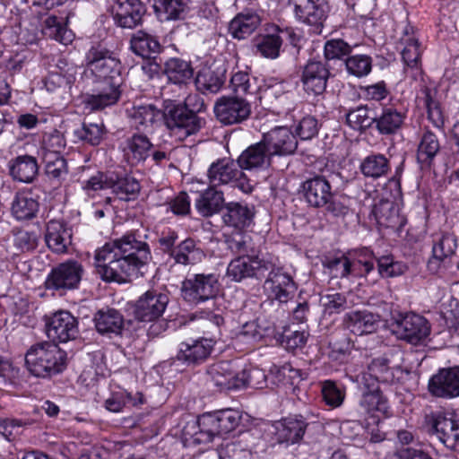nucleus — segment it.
<instances>
[{
	"mask_svg": "<svg viewBox=\"0 0 459 459\" xmlns=\"http://www.w3.org/2000/svg\"><path fill=\"white\" fill-rule=\"evenodd\" d=\"M152 259L149 245L136 231L106 243L95 251L96 272L105 281H125Z\"/></svg>",
	"mask_w": 459,
	"mask_h": 459,
	"instance_id": "nucleus-1",
	"label": "nucleus"
},
{
	"mask_svg": "<svg viewBox=\"0 0 459 459\" xmlns=\"http://www.w3.org/2000/svg\"><path fill=\"white\" fill-rule=\"evenodd\" d=\"M264 288L268 293L269 299L262 303V308L268 314L272 324L285 316L284 304L292 299L297 286L292 277L277 265V259L273 256L272 270L266 273Z\"/></svg>",
	"mask_w": 459,
	"mask_h": 459,
	"instance_id": "nucleus-2",
	"label": "nucleus"
},
{
	"mask_svg": "<svg viewBox=\"0 0 459 459\" xmlns=\"http://www.w3.org/2000/svg\"><path fill=\"white\" fill-rule=\"evenodd\" d=\"M204 108V100L197 96H188L184 105L167 101L162 113L164 123L171 134H178L180 139H184L197 133L204 126V120L196 114Z\"/></svg>",
	"mask_w": 459,
	"mask_h": 459,
	"instance_id": "nucleus-3",
	"label": "nucleus"
},
{
	"mask_svg": "<svg viewBox=\"0 0 459 459\" xmlns=\"http://www.w3.org/2000/svg\"><path fill=\"white\" fill-rule=\"evenodd\" d=\"M66 353L56 343L37 342L25 354L28 371L37 377H50L62 372L66 366Z\"/></svg>",
	"mask_w": 459,
	"mask_h": 459,
	"instance_id": "nucleus-4",
	"label": "nucleus"
},
{
	"mask_svg": "<svg viewBox=\"0 0 459 459\" xmlns=\"http://www.w3.org/2000/svg\"><path fill=\"white\" fill-rule=\"evenodd\" d=\"M83 189L88 195L100 190L111 189L118 199L131 201L138 196L141 186L138 180L131 176H119L115 172H97L84 182Z\"/></svg>",
	"mask_w": 459,
	"mask_h": 459,
	"instance_id": "nucleus-5",
	"label": "nucleus"
},
{
	"mask_svg": "<svg viewBox=\"0 0 459 459\" xmlns=\"http://www.w3.org/2000/svg\"><path fill=\"white\" fill-rule=\"evenodd\" d=\"M178 235L174 230L162 232L158 242L160 250L174 260L175 264L182 265H195L205 258V253L197 242L187 238L178 244Z\"/></svg>",
	"mask_w": 459,
	"mask_h": 459,
	"instance_id": "nucleus-6",
	"label": "nucleus"
},
{
	"mask_svg": "<svg viewBox=\"0 0 459 459\" xmlns=\"http://www.w3.org/2000/svg\"><path fill=\"white\" fill-rule=\"evenodd\" d=\"M207 178L209 186L215 188L230 185L245 194L253 190V186L238 167L237 160L231 159H219L212 162L207 170Z\"/></svg>",
	"mask_w": 459,
	"mask_h": 459,
	"instance_id": "nucleus-7",
	"label": "nucleus"
},
{
	"mask_svg": "<svg viewBox=\"0 0 459 459\" xmlns=\"http://www.w3.org/2000/svg\"><path fill=\"white\" fill-rule=\"evenodd\" d=\"M219 275L216 273H194L188 275L181 285V297L190 305H198L214 299L220 291Z\"/></svg>",
	"mask_w": 459,
	"mask_h": 459,
	"instance_id": "nucleus-8",
	"label": "nucleus"
},
{
	"mask_svg": "<svg viewBox=\"0 0 459 459\" xmlns=\"http://www.w3.org/2000/svg\"><path fill=\"white\" fill-rule=\"evenodd\" d=\"M87 67L100 79V83L120 85V61L100 46L91 47L85 56Z\"/></svg>",
	"mask_w": 459,
	"mask_h": 459,
	"instance_id": "nucleus-9",
	"label": "nucleus"
},
{
	"mask_svg": "<svg viewBox=\"0 0 459 459\" xmlns=\"http://www.w3.org/2000/svg\"><path fill=\"white\" fill-rule=\"evenodd\" d=\"M339 172L328 169L305 180L301 185L303 197L307 204L314 208H323L333 197V185L340 180Z\"/></svg>",
	"mask_w": 459,
	"mask_h": 459,
	"instance_id": "nucleus-10",
	"label": "nucleus"
},
{
	"mask_svg": "<svg viewBox=\"0 0 459 459\" xmlns=\"http://www.w3.org/2000/svg\"><path fill=\"white\" fill-rule=\"evenodd\" d=\"M272 255L259 256L257 255H251L238 256L228 264L227 276L237 282L249 278L262 280L266 276L267 271L269 269L272 270Z\"/></svg>",
	"mask_w": 459,
	"mask_h": 459,
	"instance_id": "nucleus-11",
	"label": "nucleus"
},
{
	"mask_svg": "<svg viewBox=\"0 0 459 459\" xmlns=\"http://www.w3.org/2000/svg\"><path fill=\"white\" fill-rule=\"evenodd\" d=\"M403 353L394 349L383 356L373 359L368 366V371L377 376L381 382L394 383L401 381L409 371L403 366Z\"/></svg>",
	"mask_w": 459,
	"mask_h": 459,
	"instance_id": "nucleus-12",
	"label": "nucleus"
},
{
	"mask_svg": "<svg viewBox=\"0 0 459 459\" xmlns=\"http://www.w3.org/2000/svg\"><path fill=\"white\" fill-rule=\"evenodd\" d=\"M84 273L83 266L76 260H67L53 268L46 280L48 290L64 293L78 288Z\"/></svg>",
	"mask_w": 459,
	"mask_h": 459,
	"instance_id": "nucleus-13",
	"label": "nucleus"
},
{
	"mask_svg": "<svg viewBox=\"0 0 459 459\" xmlns=\"http://www.w3.org/2000/svg\"><path fill=\"white\" fill-rule=\"evenodd\" d=\"M297 21L314 28L320 32L330 12L327 0H289Z\"/></svg>",
	"mask_w": 459,
	"mask_h": 459,
	"instance_id": "nucleus-14",
	"label": "nucleus"
},
{
	"mask_svg": "<svg viewBox=\"0 0 459 459\" xmlns=\"http://www.w3.org/2000/svg\"><path fill=\"white\" fill-rule=\"evenodd\" d=\"M214 113L224 125L240 124L250 117L251 104L242 96H222L214 104Z\"/></svg>",
	"mask_w": 459,
	"mask_h": 459,
	"instance_id": "nucleus-15",
	"label": "nucleus"
},
{
	"mask_svg": "<svg viewBox=\"0 0 459 459\" xmlns=\"http://www.w3.org/2000/svg\"><path fill=\"white\" fill-rule=\"evenodd\" d=\"M393 331L398 339L416 345L429 335L430 325L422 316L408 313L395 321Z\"/></svg>",
	"mask_w": 459,
	"mask_h": 459,
	"instance_id": "nucleus-16",
	"label": "nucleus"
},
{
	"mask_svg": "<svg viewBox=\"0 0 459 459\" xmlns=\"http://www.w3.org/2000/svg\"><path fill=\"white\" fill-rule=\"evenodd\" d=\"M46 333L50 342H67L75 339L78 331L77 319L68 311H58L46 319Z\"/></svg>",
	"mask_w": 459,
	"mask_h": 459,
	"instance_id": "nucleus-17",
	"label": "nucleus"
},
{
	"mask_svg": "<svg viewBox=\"0 0 459 459\" xmlns=\"http://www.w3.org/2000/svg\"><path fill=\"white\" fill-rule=\"evenodd\" d=\"M169 297L157 290H148L135 302L134 307V318L140 322H152L162 316Z\"/></svg>",
	"mask_w": 459,
	"mask_h": 459,
	"instance_id": "nucleus-18",
	"label": "nucleus"
},
{
	"mask_svg": "<svg viewBox=\"0 0 459 459\" xmlns=\"http://www.w3.org/2000/svg\"><path fill=\"white\" fill-rule=\"evenodd\" d=\"M214 343L212 339L204 337L182 342L176 359L187 366L203 363L210 356Z\"/></svg>",
	"mask_w": 459,
	"mask_h": 459,
	"instance_id": "nucleus-19",
	"label": "nucleus"
},
{
	"mask_svg": "<svg viewBox=\"0 0 459 459\" xmlns=\"http://www.w3.org/2000/svg\"><path fill=\"white\" fill-rule=\"evenodd\" d=\"M431 429L449 449L459 451V420L444 413L432 414Z\"/></svg>",
	"mask_w": 459,
	"mask_h": 459,
	"instance_id": "nucleus-20",
	"label": "nucleus"
},
{
	"mask_svg": "<svg viewBox=\"0 0 459 459\" xmlns=\"http://www.w3.org/2000/svg\"><path fill=\"white\" fill-rule=\"evenodd\" d=\"M114 12V20L119 27L134 29L142 24L146 7L141 0H117Z\"/></svg>",
	"mask_w": 459,
	"mask_h": 459,
	"instance_id": "nucleus-21",
	"label": "nucleus"
},
{
	"mask_svg": "<svg viewBox=\"0 0 459 459\" xmlns=\"http://www.w3.org/2000/svg\"><path fill=\"white\" fill-rule=\"evenodd\" d=\"M429 392L437 397L459 396V368H443L429 383Z\"/></svg>",
	"mask_w": 459,
	"mask_h": 459,
	"instance_id": "nucleus-22",
	"label": "nucleus"
},
{
	"mask_svg": "<svg viewBox=\"0 0 459 459\" xmlns=\"http://www.w3.org/2000/svg\"><path fill=\"white\" fill-rule=\"evenodd\" d=\"M330 72L321 61H308L301 74L303 89L307 94L320 95L326 88Z\"/></svg>",
	"mask_w": 459,
	"mask_h": 459,
	"instance_id": "nucleus-23",
	"label": "nucleus"
},
{
	"mask_svg": "<svg viewBox=\"0 0 459 459\" xmlns=\"http://www.w3.org/2000/svg\"><path fill=\"white\" fill-rule=\"evenodd\" d=\"M131 126L142 134L153 133L161 117L160 110L152 104L134 105L127 109Z\"/></svg>",
	"mask_w": 459,
	"mask_h": 459,
	"instance_id": "nucleus-24",
	"label": "nucleus"
},
{
	"mask_svg": "<svg viewBox=\"0 0 459 459\" xmlns=\"http://www.w3.org/2000/svg\"><path fill=\"white\" fill-rule=\"evenodd\" d=\"M207 381L221 390L237 389L245 385L230 361H220L212 364L207 370Z\"/></svg>",
	"mask_w": 459,
	"mask_h": 459,
	"instance_id": "nucleus-25",
	"label": "nucleus"
},
{
	"mask_svg": "<svg viewBox=\"0 0 459 459\" xmlns=\"http://www.w3.org/2000/svg\"><path fill=\"white\" fill-rule=\"evenodd\" d=\"M271 154L290 155L297 149L298 142L292 132L285 126L275 127L268 132L263 137Z\"/></svg>",
	"mask_w": 459,
	"mask_h": 459,
	"instance_id": "nucleus-26",
	"label": "nucleus"
},
{
	"mask_svg": "<svg viewBox=\"0 0 459 459\" xmlns=\"http://www.w3.org/2000/svg\"><path fill=\"white\" fill-rule=\"evenodd\" d=\"M272 158L273 155L262 139L243 151L237 162L241 170H263L270 167Z\"/></svg>",
	"mask_w": 459,
	"mask_h": 459,
	"instance_id": "nucleus-27",
	"label": "nucleus"
},
{
	"mask_svg": "<svg viewBox=\"0 0 459 459\" xmlns=\"http://www.w3.org/2000/svg\"><path fill=\"white\" fill-rule=\"evenodd\" d=\"M152 147L147 134L134 133L125 142L124 157L129 165L137 166L151 155Z\"/></svg>",
	"mask_w": 459,
	"mask_h": 459,
	"instance_id": "nucleus-28",
	"label": "nucleus"
},
{
	"mask_svg": "<svg viewBox=\"0 0 459 459\" xmlns=\"http://www.w3.org/2000/svg\"><path fill=\"white\" fill-rule=\"evenodd\" d=\"M10 177L17 182L32 183L39 174L36 157L23 154L11 159L7 164Z\"/></svg>",
	"mask_w": 459,
	"mask_h": 459,
	"instance_id": "nucleus-29",
	"label": "nucleus"
},
{
	"mask_svg": "<svg viewBox=\"0 0 459 459\" xmlns=\"http://www.w3.org/2000/svg\"><path fill=\"white\" fill-rule=\"evenodd\" d=\"M119 86L116 82H111V84L99 82L94 89V92L84 97L85 108L90 111H97L114 105L120 96Z\"/></svg>",
	"mask_w": 459,
	"mask_h": 459,
	"instance_id": "nucleus-30",
	"label": "nucleus"
},
{
	"mask_svg": "<svg viewBox=\"0 0 459 459\" xmlns=\"http://www.w3.org/2000/svg\"><path fill=\"white\" fill-rule=\"evenodd\" d=\"M45 241L54 253L64 254L72 243L71 229L63 221H49L46 228Z\"/></svg>",
	"mask_w": 459,
	"mask_h": 459,
	"instance_id": "nucleus-31",
	"label": "nucleus"
},
{
	"mask_svg": "<svg viewBox=\"0 0 459 459\" xmlns=\"http://www.w3.org/2000/svg\"><path fill=\"white\" fill-rule=\"evenodd\" d=\"M241 414L233 409H225L213 413L203 415L204 427L212 428L217 435L227 434L234 430L239 424Z\"/></svg>",
	"mask_w": 459,
	"mask_h": 459,
	"instance_id": "nucleus-32",
	"label": "nucleus"
},
{
	"mask_svg": "<svg viewBox=\"0 0 459 459\" xmlns=\"http://www.w3.org/2000/svg\"><path fill=\"white\" fill-rule=\"evenodd\" d=\"M379 323L378 316L363 311H351L344 316L345 327L355 335L369 334L377 331Z\"/></svg>",
	"mask_w": 459,
	"mask_h": 459,
	"instance_id": "nucleus-33",
	"label": "nucleus"
},
{
	"mask_svg": "<svg viewBox=\"0 0 459 459\" xmlns=\"http://www.w3.org/2000/svg\"><path fill=\"white\" fill-rule=\"evenodd\" d=\"M274 429L280 443L294 444L303 437L307 423L302 417H289L277 421Z\"/></svg>",
	"mask_w": 459,
	"mask_h": 459,
	"instance_id": "nucleus-34",
	"label": "nucleus"
},
{
	"mask_svg": "<svg viewBox=\"0 0 459 459\" xmlns=\"http://www.w3.org/2000/svg\"><path fill=\"white\" fill-rule=\"evenodd\" d=\"M253 217L254 212L247 204L230 202L224 205L222 221L229 227L242 230L251 224Z\"/></svg>",
	"mask_w": 459,
	"mask_h": 459,
	"instance_id": "nucleus-35",
	"label": "nucleus"
},
{
	"mask_svg": "<svg viewBox=\"0 0 459 459\" xmlns=\"http://www.w3.org/2000/svg\"><path fill=\"white\" fill-rule=\"evenodd\" d=\"M95 327L103 335H120L124 328V317L115 308L100 309L94 315Z\"/></svg>",
	"mask_w": 459,
	"mask_h": 459,
	"instance_id": "nucleus-36",
	"label": "nucleus"
},
{
	"mask_svg": "<svg viewBox=\"0 0 459 459\" xmlns=\"http://www.w3.org/2000/svg\"><path fill=\"white\" fill-rule=\"evenodd\" d=\"M440 150L437 135L429 130L425 131L419 142L416 158L422 169H429Z\"/></svg>",
	"mask_w": 459,
	"mask_h": 459,
	"instance_id": "nucleus-37",
	"label": "nucleus"
},
{
	"mask_svg": "<svg viewBox=\"0 0 459 459\" xmlns=\"http://www.w3.org/2000/svg\"><path fill=\"white\" fill-rule=\"evenodd\" d=\"M223 203V193L210 186L206 190L200 193L195 205L203 217H211L221 210Z\"/></svg>",
	"mask_w": 459,
	"mask_h": 459,
	"instance_id": "nucleus-38",
	"label": "nucleus"
},
{
	"mask_svg": "<svg viewBox=\"0 0 459 459\" xmlns=\"http://www.w3.org/2000/svg\"><path fill=\"white\" fill-rule=\"evenodd\" d=\"M405 114L393 107L384 108L382 113L374 117V124L379 134H395L403 124Z\"/></svg>",
	"mask_w": 459,
	"mask_h": 459,
	"instance_id": "nucleus-39",
	"label": "nucleus"
},
{
	"mask_svg": "<svg viewBox=\"0 0 459 459\" xmlns=\"http://www.w3.org/2000/svg\"><path fill=\"white\" fill-rule=\"evenodd\" d=\"M39 204L30 193H18L12 203V214L18 221L30 220L36 217Z\"/></svg>",
	"mask_w": 459,
	"mask_h": 459,
	"instance_id": "nucleus-40",
	"label": "nucleus"
},
{
	"mask_svg": "<svg viewBox=\"0 0 459 459\" xmlns=\"http://www.w3.org/2000/svg\"><path fill=\"white\" fill-rule=\"evenodd\" d=\"M189 0H154V9L162 21L184 19Z\"/></svg>",
	"mask_w": 459,
	"mask_h": 459,
	"instance_id": "nucleus-41",
	"label": "nucleus"
},
{
	"mask_svg": "<svg viewBox=\"0 0 459 459\" xmlns=\"http://www.w3.org/2000/svg\"><path fill=\"white\" fill-rule=\"evenodd\" d=\"M131 49L143 58H151L160 52V45L158 39L143 30L134 33L130 40Z\"/></svg>",
	"mask_w": 459,
	"mask_h": 459,
	"instance_id": "nucleus-42",
	"label": "nucleus"
},
{
	"mask_svg": "<svg viewBox=\"0 0 459 459\" xmlns=\"http://www.w3.org/2000/svg\"><path fill=\"white\" fill-rule=\"evenodd\" d=\"M164 73L169 81L175 84H183L191 81L194 70L190 63L180 58H170L166 61Z\"/></svg>",
	"mask_w": 459,
	"mask_h": 459,
	"instance_id": "nucleus-43",
	"label": "nucleus"
},
{
	"mask_svg": "<svg viewBox=\"0 0 459 459\" xmlns=\"http://www.w3.org/2000/svg\"><path fill=\"white\" fill-rule=\"evenodd\" d=\"M260 22L256 13H240L230 22V30L233 38L244 39L256 30Z\"/></svg>",
	"mask_w": 459,
	"mask_h": 459,
	"instance_id": "nucleus-44",
	"label": "nucleus"
},
{
	"mask_svg": "<svg viewBox=\"0 0 459 459\" xmlns=\"http://www.w3.org/2000/svg\"><path fill=\"white\" fill-rule=\"evenodd\" d=\"M45 166V173L49 180L61 183L68 175V165L63 155H52L40 157Z\"/></svg>",
	"mask_w": 459,
	"mask_h": 459,
	"instance_id": "nucleus-45",
	"label": "nucleus"
},
{
	"mask_svg": "<svg viewBox=\"0 0 459 459\" xmlns=\"http://www.w3.org/2000/svg\"><path fill=\"white\" fill-rule=\"evenodd\" d=\"M65 146L66 140L63 133L54 129L43 134L39 155L40 157L48 156L49 154L53 156L63 155Z\"/></svg>",
	"mask_w": 459,
	"mask_h": 459,
	"instance_id": "nucleus-46",
	"label": "nucleus"
},
{
	"mask_svg": "<svg viewBox=\"0 0 459 459\" xmlns=\"http://www.w3.org/2000/svg\"><path fill=\"white\" fill-rule=\"evenodd\" d=\"M203 415L196 420L188 422L184 428L183 433L186 437L189 436L191 442L195 445L208 444L212 441L215 436H218L216 431L212 428L204 427Z\"/></svg>",
	"mask_w": 459,
	"mask_h": 459,
	"instance_id": "nucleus-47",
	"label": "nucleus"
},
{
	"mask_svg": "<svg viewBox=\"0 0 459 459\" xmlns=\"http://www.w3.org/2000/svg\"><path fill=\"white\" fill-rule=\"evenodd\" d=\"M360 170L365 177L378 178L387 174L389 161L383 154H371L363 160Z\"/></svg>",
	"mask_w": 459,
	"mask_h": 459,
	"instance_id": "nucleus-48",
	"label": "nucleus"
},
{
	"mask_svg": "<svg viewBox=\"0 0 459 459\" xmlns=\"http://www.w3.org/2000/svg\"><path fill=\"white\" fill-rule=\"evenodd\" d=\"M43 33L64 45L71 43L74 39L73 32L56 16H50L45 20Z\"/></svg>",
	"mask_w": 459,
	"mask_h": 459,
	"instance_id": "nucleus-49",
	"label": "nucleus"
},
{
	"mask_svg": "<svg viewBox=\"0 0 459 459\" xmlns=\"http://www.w3.org/2000/svg\"><path fill=\"white\" fill-rule=\"evenodd\" d=\"M143 403V396L141 393L135 395L126 391L117 392L111 394L104 403L105 408L112 412H120L127 405L135 406Z\"/></svg>",
	"mask_w": 459,
	"mask_h": 459,
	"instance_id": "nucleus-50",
	"label": "nucleus"
},
{
	"mask_svg": "<svg viewBox=\"0 0 459 459\" xmlns=\"http://www.w3.org/2000/svg\"><path fill=\"white\" fill-rule=\"evenodd\" d=\"M371 214L377 222L384 227H392L397 218V211L394 203L387 199H380L375 203Z\"/></svg>",
	"mask_w": 459,
	"mask_h": 459,
	"instance_id": "nucleus-51",
	"label": "nucleus"
},
{
	"mask_svg": "<svg viewBox=\"0 0 459 459\" xmlns=\"http://www.w3.org/2000/svg\"><path fill=\"white\" fill-rule=\"evenodd\" d=\"M195 83L196 88L203 91L216 93L223 84V79L216 72L210 68H204L198 72Z\"/></svg>",
	"mask_w": 459,
	"mask_h": 459,
	"instance_id": "nucleus-52",
	"label": "nucleus"
},
{
	"mask_svg": "<svg viewBox=\"0 0 459 459\" xmlns=\"http://www.w3.org/2000/svg\"><path fill=\"white\" fill-rule=\"evenodd\" d=\"M359 407L362 413H372L374 411L386 413L388 411L387 401L380 390L363 393L359 401Z\"/></svg>",
	"mask_w": 459,
	"mask_h": 459,
	"instance_id": "nucleus-53",
	"label": "nucleus"
},
{
	"mask_svg": "<svg viewBox=\"0 0 459 459\" xmlns=\"http://www.w3.org/2000/svg\"><path fill=\"white\" fill-rule=\"evenodd\" d=\"M104 134L102 124L82 123L80 127L74 130V135L79 141L86 142L91 145H98Z\"/></svg>",
	"mask_w": 459,
	"mask_h": 459,
	"instance_id": "nucleus-54",
	"label": "nucleus"
},
{
	"mask_svg": "<svg viewBox=\"0 0 459 459\" xmlns=\"http://www.w3.org/2000/svg\"><path fill=\"white\" fill-rule=\"evenodd\" d=\"M457 247L455 235L447 232L436 236L432 247V254L438 258H446L453 255Z\"/></svg>",
	"mask_w": 459,
	"mask_h": 459,
	"instance_id": "nucleus-55",
	"label": "nucleus"
},
{
	"mask_svg": "<svg viewBox=\"0 0 459 459\" xmlns=\"http://www.w3.org/2000/svg\"><path fill=\"white\" fill-rule=\"evenodd\" d=\"M228 248L238 256H247L254 255V247L252 238L249 235L237 232L226 238Z\"/></svg>",
	"mask_w": 459,
	"mask_h": 459,
	"instance_id": "nucleus-56",
	"label": "nucleus"
},
{
	"mask_svg": "<svg viewBox=\"0 0 459 459\" xmlns=\"http://www.w3.org/2000/svg\"><path fill=\"white\" fill-rule=\"evenodd\" d=\"M347 125L354 130H362L371 126L374 124V117L368 116L367 106H359L350 109L346 115Z\"/></svg>",
	"mask_w": 459,
	"mask_h": 459,
	"instance_id": "nucleus-57",
	"label": "nucleus"
},
{
	"mask_svg": "<svg viewBox=\"0 0 459 459\" xmlns=\"http://www.w3.org/2000/svg\"><path fill=\"white\" fill-rule=\"evenodd\" d=\"M404 47L402 50V58L407 68L419 69L420 62V43L414 38L402 39Z\"/></svg>",
	"mask_w": 459,
	"mask_h": 459,
	"instance_id": "nucleus-58",
	"label": "nucleus"
},
{
	"mask_svg": "<svg viewBox=\"0 0 459 459\" xmlns=\"http://www.w3.org/2000/svg\"><path fill=\"white\" fill-rule=\"evenodd\" d=\"M378 273L383 278H393L403 274L408 267L399 261H395L391 255H383L377 260Z\"/></svg>",
	"mask_w": 459,
	"mask_h": 459,
	"instance_id": "nucleus-59",
	"label": "nucleus"
},
{
	"mask_svg": "<svg viewBox=\"0 0 459 459\" xmlns=\"http://www.w3.org/2000/svg\"><path fill=\"white\" fill-rule=\"evenodd\" d=\"M348 73L356 77L368 75L372 69V58L368 55H354L345 61Z\"/></svg>",
	"mask_w": 459,
	"mask_h": 459,
	"instance_id": "nucleus-60",
	"label": "nucleus"
},
{
	"mask_svg": "<svg viewBox=\"0 0 459 459\" xmlns=\"http://www.w3.org/2000/svg\"><path fill=\"white\" fill-rule=\"evenodd\" d=\"M320 304L325 315L340 314L347 307L346 297L342 293L331 292L321 295Z\"/></svg>",
	"mask_w": 459,
	"mask_h": 459,
	"instance_id": "nucleus-61",
	"label": "nucleus"
},
{
	"mask_svg": "<svg viewBox=\"0 0 459 459\" xmlns=\"http://www.w3.org/2000/svg\"><path fill=\"white\" fill-rule=\"evenodd\" d=\"M258 320L259 319L244 324L238 334V338L245 342H258L274 326L272 322L266 326H261L258 324Z\"/></svg>",
	"mask_w": 459,
	"mask_h": 459,
	"instance_id": "nucleus-62",
	"label": "nucleus"
},
{
	"mask_svg": "<svg viewBox=\"0 0 459 459\" xmlns=\"http://www.w3.org/2000/svg\"><path fill=\"white\" fill-rule=\"evenodd\" d=\"M282 39L278 34L264 36L256 44L257 51L266 58L274 59L279 56Z\"/></svg>",
	"mask_w": 459,
	"mask_h": 459,
	"instance_id": "nucleus-63",
	"label": "nucleus"
},
{
	"mask_svg": "<svg viewBox=\"0 0 459 459\" xmlns=\"http://www.w3.org/2000/svg\"><path fill=\"white\" fill-rule=\"evenodd\" d=\"M321 391L324 401L327 405L336 408L342 404L345 398V390L335 382L332 380L323 382Z\"/></svg>",
	"mask_w": 459,
	"mask_h": 459,
	"instance_id": "nucleus-64",
	"label": "nucleus"
}]
</instances>
